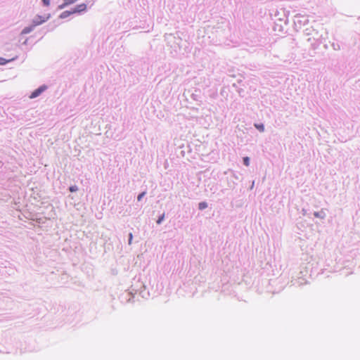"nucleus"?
Segmentation results:
<instances>
[{
	"mask_svg": "<svg viewBox=\"0 0 360 360\" xmlns=\"http://www.w3.org/2000/svg\"><path fill=\"white\" fill-rule=\"evenodd\" d=\"M132 238H133L132 233H129V244H131V243Z\"/></svg>",
	"mask_w": 360,
	"mask_h": 360,
	"instance_id": "nucleus-15",
	"label": "nucleus"
},
{
	"mask_svg": "<svg viewBox=\"0 0 360 360\" xmlns=\"http://www.w3.org/2000/svg\"><path fill=\"white\" fill-rule=\"evenodd\" d=\"M77 1V0H64L63 4L59 6V8L63 9L68 5L75 3Z\"/></svg>",
	"mask_w": 360,
	"mask_h": 360,
	"instance_id": "nucleus-4",
	"label": "nucleus"
},
{
	"mask_svg": "<svg viewBox=\"0 0 360 360\" xmlns=\"http://www.w3.org/2000/svg\"><path fill=\"white\" fill-rule=\"evenodd\" d=\"M243 162H244L245 165L248 166L249 164H250V159H249V158L248 157H245L243 158Z\"/></svg>",
	"mask_w": 360,
	"mask_h": 360,
	"instance_id": "nucleus-10",
	"label": "nucleus"
},
{
	"mask_svg": "<svg viewBox=\"0 0 360 360\" xmlns=\"http://www.w3.org/2000/svg\"><path fill=\"white\" fill-rule=\"evenodd\" d=\"M255 127L259 129L260 131H264V125L262 124H255Z\"/></svg>",
	"mask_w": 360,
	"mask_h": 360,
	"instance_id": "nucleus-9",
	"label": "nucleus"
},
{
	"mask_svg": "<svg viewBox=\"0 0 360 360\" xmlns=\"http://www.w3.org/2000/svg\"><path fill=\"white\" fill-rule=\"evenodd\" d=\"M86 9V4H79V5L77 6V7L72 11V13H77V12L84 11Z\"/></svg>",
	"mask_w": 360,
	"mask_h": 360,
	"instance_id": "nucleus-3",
	"label": "nucleus"
},
{
	"mask_svg": "<svg viewBox=\"0 0 360 360\" xmlns=\"http://www.w3.org/2000/svg\"><path fill=\"white\" fill-rule=\"evenodd\" d=\"M13 59L6 60L2 57H0V65H3L8 63L9 61H11Z\"/></svg>",
	"mask_w": 360,
	"mask_h": 360,
	"instance_id": "nucleus-6",
	"label": "nucleus"
},
{
	"mask_svg": "<svg viewBox=\"0 0 360 360\" xmlns=\"http://www.w3.org/2000/svg\"><path fill=\"white\" fill-rule=\"evenodd\" d=\"M42 1L45 6H49L50 4V0H42Z\"/></svg>",
	"mask_w": 360,
	"mask_h": 360,
	"instance_id": "nucleus-14",
	"label": "nucleus"
},
{
	"mask_svg": "<svg viewBox=\"0 0 360 360\" xmlns=\"http://www.w3.org/2000/svg\"><path fill=\"white\" fill-rule=\"evenodd\" d=\"M33 30V26L32 27H25L22 31V34H28L30 33L32 30Z\"/></svg>",
	"mask_w": 360,
	"mask_h": 360,
	"instance_id": "nucleus-5",
	"label": "nucleus"
},
{
	"mask_svg": "<svg viewBox=\"0 0 360 360\" xmlns=\"http://www.w3.org/2000/svg\"><path fill=\"white\" fill-rule=\"evenodd\" d=\"M207 207V204L205 202H201L198 205V207L200 210H204Z\"/></svg>",
	"mask_w": 360,
	"mask_h": 360,
	"instance_id": "nucleus-7",
	"label": "nucleus"
},
{
	"mask_svg": "<svg viewBox=\"0 0 360 360\" xmlns=\"http://www.w3.org/2000/svg\"><path fill=\"white\" fill-rule=\"evenodd\" d=\"M46 89L45 86H40L39 88L34 90L30 96V98H34L39 96Z\"/></svg>",
	"mask_w": 360,
	"mask_h": 360,
	"instance_id": "nucleus-1",
	"label": "nucleus"
},
{
	"mask_svg": "<svg viewBox=\"0 0 360 360\" xmlns=\"http://www.w3.org/2000/svg\"><path fill=\"white\" fill-rule=\"evenodd\" d=\"M70 192H75L78 190L77 187L76 186H72L69 188Z\"/></svg>",
	"mask_w": 360,
	"mask_h": 360,
	"instance_id": "nucleus-11",
	"label": "nucleus"
},
{
	"mask_svg": "<svg viewBox=\"0 0 360 360\" xmlns=\"http://www.w3.org/2000/svg\"><path fill=\"white\" fill-rule=\"evenodd\" d=\"M46 20V18L42 16L38 15L34 20H33V27H35L37 25H39L43 22H44Z\"/></svg>",
	"mask_w": 360,
	"mask_h": 360,
	"instance_id": "nucleus-2",
	"label": "nucleus"
},
{
	"mask_svg": "<svg viewBox=\"0 0 360 360\" xmlns=\"http://www.w3.org/2000/svg\"><path fill=\"white\" fill-rule=\"evenodd\" d=\"M164 217H165V216H164V214H162V216H161V217L158 219L157 223H158V224H160L162 221V220L164 219Z\"/></svg>",
	"mask_w": 360,
	"mask_h": 360,
	"instance_id": "nucleus-13",
	"label": "nucleus"
},
{
	"mask_svg": "<svg viewBox=\"0 0 360 360\" xmlns=\"http://www.w3.org/2000/svg\"><path fill=\"white\" fill-rule=\"evenodd\" d=\"M72 11H64L60 14V18H64L72 14Z\"/></svg>",
	"mask_w": 360,
	"mask_h": 360,
	"instance_id": "nucleus-8",
	"label": "nucleus"
},
{
	"mask_svg": "<svg viewBox=\"0 0 360 360\" xmlns=\"http://www.w3.org/2000/svg\"><path fill=\"white\" fill-rule=\"evenodd\" d=\"M145 194H146V192H142L141 193H140V194L138 195L137 200H138L139 201H140V200L142 199V198L145 195Z\"/></svg>",
	"mask_w": 360,
	"mask_h": 360,
	"instance_id": "nucleus-12",
	"label": "nucleus"
}]
</instances>
